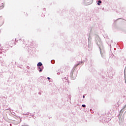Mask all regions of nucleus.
Here are the masks:
<instances>
[{"mask_svg":"<svg viewBox=\"0 0 126 126\" xmlns=\"http://www.w3.org/2000/svg\"><path fill=\"white\" fill-rule=\"evenodd\" d=\"M87 5H89L93 3V0H86Z\"/></svg>","mask_w":126,"mask_h":126,"instance_id":"f257e3e1","label":"nucleus"},{"mask_svg":"<svg viewBox=\"0 0 126 126\" xmlns=\"http://www.w3.org/2000/svg\"><path fill=\"white\" fill-rule=\"evenodd\" d=\"M42 65V64L41 63H38V64H37V66H41Z\"/></svg>","mask_w":126,"mask_h":126,"instance_id":"f03ea898","label":"nucleus"},{"mask_svg":"<svg viewBox=\"0 0 126 126\" xmlns=\"http://www.w3.org/2000/svg\"><path fill=\"white\" fill-rule=\"evenodd\" d=\"M101 0H99L98 1V3H97V4H98V5H100V3H101Z\"/></svg>","mask_w":126,"mask_h":126,"instance_id":"7ed1b4c3","label":"nucleus"},{"mask_svg":"<svg viewBox=\"0 0 126 126\" xmlns=\"http://www.w3.org/2000/svg\"><path fill=\"white\" fill-rule=\"evenodd\" d=\"M23 115H29V113L27 112V113H23Z\"/></svg>","mask_w":126,"mask_h":126,"instance_id":"20e7f679","label":"nucleus"},{"mask_svg":"<svg viewBox=\"0 0 126 126\" xmlns=\"http://www.w3.org/2000/svg\"><path fill=\"white\" fill-rule=\"evenodd\" d=\"M78 65H79V63H78V64H76V65L74 66V68H76Z\"/></svg>","mask_w":126,"mask_h":126,"instance_id":"39448f33","label":"nucleus"},{"mask_svg":"<svg viewBox=\"0 0 126 126\" xmlns=\"http://www.w3.org/2000/svg\"><path fill=\"white\" fill-rule=\"evenodd\" d=\"M82 107H83V108H85V107H86V105H82Z\"/></svg>","mask_w":126,"mask_h":126,"instance_id":"423d86ee","label":"nucleus"},{"mask_svg":"<svg viewBox=\"0 0 126 126\" xmlns=\"http://www.w3.org/2000/svg\"><path fill=\"white\" fill-rule=\"evenodd\" d=\"M47 79H48V80L50 81V77H48Z\"/></svg>","mask_w":126,"mask_h":126,"instance_id":"0eeeda50","label":"nucleus"},{"mask_svg":"<svg viewBox=\"0 0 126 126\" xmlns=\"http://www.w3.org/2000/svg\"><path fill=\"white\" fill-rule=\"evenodd\" d=\"M42 71V70L41 69H40L39 70V72H41Z\"/></svg>","mask_w":126,"mask_h":126,"instance_id":"6e6552de","label":"nucleus"},{"mask_svg":"<svg viewBox=\"0 0 126 126\" xmlns=\"http://www.w3.org/2000/svg\"><path fill=\"white\" fill-rule=\"evenodd\" d=\"M83 98H85V95H83Z\"/></svg>","mask_w":126,"mask_h":126,"instance_id":"1a4fd4ad","label":"nucleus"}]
</instances>
